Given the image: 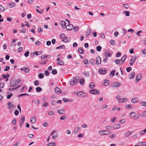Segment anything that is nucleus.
I'll use <instances>...</instances> for the list:
<instances>
[{"instance_id":"f257e3e1","label":"nucleus","mask_w":146,"mask_h":146,"mask_svg":"<svg viewBox=\"0 0 146 146\" xmlns=\"http://www.w3.org/2000/svg\"><path fill=\"white\" fill-rule=\"evenodd\" d=\"M79 78V77L78 76L76 78L73 77L72 80L70 81V85L71 86H73L76 84L78 82Z\"/></svg>"},{"instance_id":"f03ea898","label":"nucleus","mask_w":146,"mask_h":146,"mask_svg":"<svg viewBox=\"0 0 146 146\" xmlns=\"http://www.w3.org/2000/svg\"><path fill=\"white\" fill-rule=\"evenodd\" d=\"M21 82V80L20 79H18L16 80L15 82L13 81H11L10 83V86L11 87H13L17 85Z\"/></svg>"},{"instance_id":"7ed1b4c3","label":"nucleus","mask_w":146,"mask_h":146,"mask_svg":"<svg viewBox=\"0 0 146 146\" xmlns=\"http://www.w3.org/2000/svg\"><path fill=\"white\" fill-rule=\"evenodd\" d=\"M76 95L79 97H85L87 96V94L82 92H79L76 93Z\"/></svg>"},{"instance_id":"20e7f679","label":"nucleus","mask_w":146,"mask_h":146,"mask_svg":"<svg viewBox=\"0 0 146 146\" xmlns=\"http://www.w3.org/2000/svg\"><path fill=\"white\" fill-rule=\"evenodd\" d=\"M111 133V132L107 130H100L99 131V133L102 135H107Z\"/></svg>"},{"instance_id":"39448f33","label":"nucleus","mask_w":146,"mask_h":146,"mask_svg":"<svg viewBox=\"0 0 146 146\" xmlns=\"http://www.w3.org/2000/svg\"><path fill=\"white\" fill-rule=\"evenodd\" d=\"M121 85V83L118 82H115L113 83L111 85V87L115 88L120 86Z\"/></svg>"},{"instance_id":"423d86ee","label":"nucleus","mask_w":146,"mask_h":146,"mask_svg":"<svg viewBox=\"0 0 146 146\" xmlns=\"http://www.w3.org/2000/svg\"><path fill=\"white\" fill-rule=\"evenodd\" d=\"M90 92L92 94H99V92L97 89H92L90 90Z\"/></svg>"},{"instance_id":"0eeeda50","label":"nucleus","mask_w":146,"mask_h":146,"mask_svg":"<svg viewBox=\"0 0 146 146\" xmlns=\"http://www.w3.org/2000/svg\"><path fill=\"white\" fill-rule=\"evenodd\" d=\"M73 28V26L72 25L70 24H69L66 27V30L68 31L72 30Z\"/></svg>"},{"instance_id":"6e6552de","label":"nucleus","mask_w":146,"mask_h":146,"mask_svg":"<svg viewBox=\"0 0 146 146\" xmlns=\"http://www.w3.org/2000/svg\"><path fill=\"white\" fill-rule=\"evenodd\" d=\"M96 64L97 65L101 64V58L99 56H97L96 57Z\"/></svg>"},{"instance_id":"1a4fd4ad","label":"nucleus","mask_w":146,"mask_h":146,"mask_svg":"<svg viewBox=\"0 0 146 146\" xmlns=\"http://www.w3.org/2000/svg\"><path fill=\"white\" fill-rule=\"evenodd\" d=\"M55 92L58 94H59L62 92L60 88L58 87H56L54 89Z\"/></svg>"},{"instance_id":"9d476101","label":"nucleus","mask_w":146,"mask_h":146,"mask_svg":"<svg viewBox=\"0 0 146 146\" xmlns=\"http://www.w3.org/2000/svg\"><path fill=\"white\" fill-rule=\"evenodd\" d=\"M127 100V98H120L118 101V102L119 103L123 102L126 101Z\"/></svg>"},{"instance_id":"9b49d317","label":"nucleus","mask_w":146,"mask_h":146,"mask_svg":"<svg viewBox=\"0 0 146 146\" xmlns=\"http://www.w3.org/2000/svg\"><path fill=\"white\" fill-rule=\"evenodd\" d=\"M135 75V72H133L131 73L129 75V78L130 79H132L134 78Z\"/></svg>"},{"instance_id":"f8f14e48","label":"nucleus","mask_w":146,"mask_h":146,"mask_svg":"<svg viewBox=\"0 0 146 146\" xmlns=\"http://www.w3.org/2000/svg\"><path fill=\"white\" fill-rule=\"evenodd\" d=\"M71 40L70 38L68 37H65L64 39L62 40V41L65 42H69Z\"/></svg>"},{"instance_id":"ddd939ff","label":"nucleus","mask_w":146,"mask_h":146,"mask_svg":"<svg viewBox=\"0 0 146 146\" xmlns=\"http://www.w3.org/2000/svg\"><path fill=\"white\" fill-rule=\"evenodd\" d=\"M99 72L101 73V74H104L106 73V71L104 69H102L101 68L99 69Z\"/></svg>"},{"instance_id":"4468645a","label":"nucleus","mask_w":146,"mask_h":146,"mask_svg":"<svg viewBox=\"0 0 146 146\" xmlns=\"http://www.w3.org/2000/svg\"><path fill=\"white\" fill-rule=\"evenodd\" d=\"M133 132V131H128L125 133V136L126 137H128L129 135H131Z\"/></svg>"},{"instance_id":"2eb2a0df","label":"nucleus","mask_w":146,"mask_h":146,"mask_svg":"<svg viewBox=\"0 0 146 146\" xmlns=\"http://www.w3.org/2000/svg\"><path fill=\"white\" fill-rule=\"evenodd\" d=\"M15 5V3L13 2L10 3H9L8 6L10 8H12Z\"/></svg>"},{"instance_id":"dca6fc26","label":"nucleus","mask_w":146,"mask_h":146,"mask_svg":"<svg viewBox=\"0 0 146 146\" xmlns=\"http://www.w3.org/2000/svg\"><path fill=\"white\" fill-rule=\"evenodd\" d=\"M112 127L115 129H118L120 127V125L119 124H114L113 125Z\"/></svg>"},{"instance_id":"f3484780","label":"nucleus","mask_w":146,"mask_h":146,"mask_svg":"<svg viewBox=\"0 0 146 146\" xmlns=\"http://www.w3.org/2000/svg\"><path fill=\"white\" fill-rule=\"evenodd\" d=\"M21 70L22 71H24L26 73H27L29 72V68H21Z\"/></svg>"},{"instance_id":"a211bd4d","label":"nucleus","mask_w":146,"mask_h":146,"mask_svg":"<svg viewBox=\"0 0 146 146\" xmlns=\"http://www.w3.org/2000/svg\"><path fill=\"white\" fill-rule=\"evenodd\" d=\"M141 79V76L140 74H138L136 76V82H138Z\"/></svg>"},{"instance_id":"6ab92c4d","label":"nucleus","mask_w":146,"mask_h":146,"mask_svg":"<svg viewBox=\"0 0 146 146\" xmlns=\"http://www.w3.org/2000/svg\"><path fill=\"white\" fill-rule=\"evenodd\" d=\"M138 101V98H133L131 100V102L133 103H135Z\"/></svg>"},{"instance_id":"aec40b11","label":"nucleus","mask_w":146,"mask_h":146,"mask_svg":"<svg viewBox=\"0 0 146 146\" xmlns=\"http://www.w3.org/2000/svg\"><path fill=\"white\" fill-rule=\"evenodd\" d=\"M36 121V118L35 117H33L31 118L30 121L32 123H34Z\"/></svg>"},{"instance_id":"412c9836","label":"nucleus","mask_w":146,"mask_h":146,"mask_svg":"<svg viewBox=\"0 0 146 146\" xmlns=\"http://www.w3.org/2000/svg\"><path fill=\"white\" fill-rule=\"evenodd\" d=\"M65 47L64 45L62 44L60 46H58V47H57L56 48V49L57 50L58 49H65Z\"/></svg>"},{"instance_id":"4be33fe9","label":"nucleus","mask_w":146,"mask_h":146,"mask_svg":"<svg viewBox=\"0 0 146 146\" xmlns=\"http://www.w3.org/2000/svg\"><path fill=\"white\" fill-rule=\"evenodd\" d=\"M25 117L24 116H22L21 119V121H22V123L21 124L20 123V125L21 127L22 126V124L24 123L25 121Z\"/></svg>"},{"instance_id":"5701e85b","label":"nucleus","mask_w":146,"mask_h":146,"mask_svg":"<svg viewBox=\"0 0 146 146\" xmlns=\"http://www.w3.org/2000/svg\"><path fill=\"white\" fill-rule=\"evenodd\" d=\"M80 130V128L79 127H77L76 129L74 132V134L76 135L78 132Z\"/></svg>"},{"instance_id":"b1692460","label":"nucleus","mask_w":146,"mask_h":146,"mask_svg":"<svg viewBox=\"0 0 146 146\" xmlns=\"http://www.w3.org/2000/svg\"><path fill=\"white\" fill-rule=\"evenodd\" d=\"M49 56V55H42L40 57L41 60L42 61H44V59L45 60L46 58L47 57Z\"/></svg>"},{"instance_id":"393cba45","label":"nucleus","mask_w":146,"mask_h":146,"mask_svg":"<svg viewBox=\"0 0 146 146\" xmlns=\"http://www.w3.org/2000/svg\"><path fill=\"white\" fill-rule=\"evenodd\" d=\"M65 111V110L63 109H60L58 111V112L60 114H62L64 113V111Z\"/></svg>"},{"instance_id":"a878e982","label":"nucleus","mask_w":146,"mask_h":146,"mask_svg":"<svg viewBox=\"0 0 146 146\" xmlns=\"http://www.w3.org/2000/svg\"><path fill=\"white\" fill-rule=\"evenodd\" d=\"M139 145L140 146H146V143L144 141L140 142L139 143Z\"/></svg>"},{"instance_id":"bb28decb","label":"nucleus","mask_w":146,"mask_h":146,"mask_svg":"<svg viewBox=\"0 0 146 146\" xmlns=\"http://www.w3.org/2000/svg\"><path fill=\"white\" fill-rule=\"evenodd\" d=\"M36 90L37 92H40L42 91V89L41 88L39 87H38L36 88Z\"/></svg>"},{"instance_id":"cd10ccee","label":"nucleus","mask_w":146,"mask_h":146,"mask_svg":"<svg viewBox=\"0 0 146 146\" xmlns=\"http://www.w3.org/2000/svg\"><path fill=\"white\" fill-rule=\"evenodd\" d=\"M132 58L133 59H131L130 60V62H133V63H134L136 60L137 57L136 56H135L134 57H132Z\"/></svg>"},{"instance_id":"c85d7f7f","label":"nucleus","mask_w":146,"mask_h":146,"mask_svg":"<svg viewBox=\"0 0 146 146\" xmlns=\"http://www.w3.org/2000/svg\"><path fill=\"white\" fill-rule=\"evenodd\" d=\"M84 79L83 78H81L79 83L82 85H83L84 84Z\"/></svg>"},{"instance_id":"c756f323","label":"nucleus","mask_w":146,"mask_h":146,"mask_svg":"<svg viewBox=\"0 0 146 146\" xmlns=\"http://www.w3.org/2000/svg\"><path fill=\"white\" fill-rule=\"evenodd\" d=\"M109 81L108 80H105L104 81V85L105 86H108L109 85Z\"/></svg>"},{"instance_id":"7c9ffc66","label":"nucleus","mask_w":146,"mask_h":146,"mask_svg":"<svg viewBox=\"0 0 146 146\" xmlns=\"http://www.w3.org/2000/svg\"><path fill=\"white\" fill-rule=\"evenodd\" d=\"M91 30L90 28H89L88 30L86 32V36H88L90 33L91 32Z\"/></svg>"},{"instance_id":"2f4dec72","label":"nucleus","mask_w":146,"mask_h":146,"mask_svg":"<svg viewBox=\"0 0 146 146\" xmlns=\"http://www.w3.org/2000/svg\"><path fill=\"white\" fill-rule=\"evenodd\" d=\"M140 104L141 106L146 107V102H140Z\"/></svg>"},{"instance_id":"473e14b6","label":"nucleus","mask_w":146,"mask_h":146,"mask_svg":"<svg viewBox=\"0 0 146 146\" xmlns=\"http://www.w3.org/2000/svg\"><path fill=\"white\" fill-rule=\"evenodd\" d=\"M95 86V84L94 83H91L90 85V87L91 88L93 89Z\"/></svg>"},{"instance_id":"72a5a7b5","label":"nucleus","mask_w":146,"mask_h":146,"mask_svg":"<svg viewBox=\"0 0 146 146\" xmlns=\"http://www.w3.org/2000/svg\"><path fill=\"white\" fill-rule=\"evenodd\" d=\"M92 64H95V61L94 59H92L89 61Z\"/></svg>"},{"instance_id":"f704fd0d","label":"nucleus","mask_w":146,"mask_h":146,"mask_svg":"<svg viewBox=\"0 0 146 146\" xmlns=\"http://www.w3.org/2000/svg\"><path fill=\"white\" fill-rule=\"evenodd\" d=\"M12 104V103L10 102H9L7 103V108L8 109H9L10 110L11 108V105Z\"/></svg>"},{"instance_id":"c9c22d12","label":"nucleus","mask_w":146,"mask_h":146,"mask_svg":"<svg viewBox=\"0 0 146 146\" xmlns=\"http://www.w3.org/2000/svg\"><path fill=\"white\" fill-rule=\"evenodd\" d=\"M140 116V114L139 113H137L135 116L134 117V119L136 120Z\"/></svg>"},{"instance_id":"e433bc0d","label":"nucleus","mask_w":146,"mask_h":146,"mask_svg":"<svg viewBox=\"0 0 146 146\" xmlns=\"http://www.w3.org/2000/svg\"><path fill=\"white\" fill-rule=\"evenodd\" d=\"M34 85L36 86H38L39 85V82L38 80H36L34 82Z\"/></svg>"},{"instance_id":"4c0bfd02","label":"nucleus","mask_w":146,"mask_h":146,"mask_svg":"<svg viewBox=\"0 0 146 146\" xmlns=\"http://www.w3.org/2000/svg\"><path fill=\"white\" fill-rule=\"evenodd\" d=\"M115 70H112L111 72V73L110 74V75H111L112 76L111 77H112L113 76H114L115 75Z\"/></svg>"},{"instance_id":"58836bf2","label":"nucleus","mask_w":146,"mask_h":146,"mask_svg":"<svg viewBox=\"0 0 146 146\" xmlns=\"http://www.w3.org/2000/svg\"><path fill=\"white\" fill-rule=\"evenodd\" d=\"M66 37V35L64 33L61 34L60 35V38L62 39H64Z\"/></svg>"},{"instance_id":"ea45409f","label":"nucleus","mask_w":146,"mask_h":146,"mask_svg":"<svg viewBox=\"0 0 146 146\" xmlns=\"http://www.w3.org/2000/svg\"><path fill=\"white\" fill-rule=\"evenodd\" d=\"M5 8L2 6L0 5V12H3L5 11Z\"/></svg>"},{"instance_id":"a19ab883","label":"nucleus","mask_w":146,"mask_h":146,"mask_svg":"<svg viewBox=\"0 0 146 146\" xmlns=\"http://www.w3.org/2000/svg\"><path fill=\"white\" fill-rule=\"evenodd\" d=\"M135 113L134 112H131L129 114L130 117L132 118L135 116Z\"/></svg>"},{"instance_id":"79ce46f5","label":"nucleus","mask_w":146,"mask_h":146,"mask_svg":"<svg viewBox=\"0 0 146 146\" xmlns=\"http://www.w3.org/2000/svg\"><path fill=\"white\" fill-rule=\"evenodd\" d=\"M141 116L142 117H146V110L142 113L141 115Z\"/></svg>"},{"instance_id":"37998d69","label":"nucleus","mask_w":146,"mask_h":146,"mask_svg":"<svg viewBox=\"0 0 146 146\" xmlns=\"http://www.w3.org/2000/svg\"><path fill=\"white\" fill-rule=\"evenodd\" d=\"M101 49L102 47L100 46H97L96 48V49L98 52H100L101 51Z\"/></svg>"},{"instance_id":"c03bdc74","label":"nucleus","mask_w":146,"mask_h":146,"mask_svg":"<svg viewBox=\"0 0 146 146\" xmlns=\"http://www.w3.org/2000/svg\"><path fill=\"white\" fill-rule=\"evenodd\" d=\"M79 27L77 26H75L74 28V31L75 32L77 31Z\"/></svg>"},{"instance_id":"a18cd8bd","label":"nucleus","mask_w":146,"mask_h":146,"mask_svg":"<svg viewBox=\"0 0 146 146\" xmlns=\"http://www.w3.org/2000/svg\"><path fill=\"white\" fill-rule=\"evenodd\" d=\"M29 95L27 93H24V94H20L19 95V97H21L25 96H29Z\"/></svg>"},{"instance_id":"49530a36","label":"nucleus","mask_w":146,"mask_h":146,"mask_svg":"<svg viewBox=\"0 0 146 146\" xmlns=\"http://www.w3.org/2000/svg\"><path fill=\"white\" fill-rule=\"evenodd\" d=\"M89 74L88 72H87L85 71L84 73V75L86 77H88L89 76Z\"/></svg>"},{"instance_id":"de8ad7c7","label":"nucleus","mask_w":146,"mask_h":146,"mask_svg":"<svg viewBox=\"0 0 146 146\" xmlns=\"http://www.w3.org/2000/svg\"><path fill=\"white\" fill-rule=\"evenodd\" d=\"M115 62L116 64H119V65H120V60H119L118 59H116L115 60Z\"/></svg>"},{"instance_id":"09e8293b","label":"nucleus","mask_w":146,"mask_h":146,"mask_svg":"<svg viewBox=\"0 0 146 146\" xmlns=\"http://www.w3.org/2000/svg\"><path fill=\"white\" fill-rule=\"evenodd\" d=\"M78 51L79 53L82 54L83 53V49L81 48H80L78 49Z\"/></svg>"},{"instance_id":"8fccbe9b","label":"nucleus","mask_w":146,"mask_h":146,"mask_svg":"<svg viewBox=\"0 0 146 146\" xmlns=\"http://www.w3.org/2000/svg\"><path fill=\"white\" fill-rule=\"evenodd\" d=\"M66 24V23L64 21H62L61 22V25L62 26H65Z\"/></svg>"},{"instance_id":"3c124183","label":"nucleus","mask_w":146,"mask_h":146,"mask_svg":"<svg viewBox=\"0 0 146 146\" xmlns=\"http://www.w3.org/2000/svg\"><path fill=\"white\" fill-rule=\"evenodd\" d=\"M55 145V143H51L48 144L47 146H54Z\"/></svg>"},{"instance_id":"603ef678","label":"nucleus","mask_w":146,"mask_h":146,"mask_svg":"<svg viewBox=\"0 0 146 146\" xmlns=\"http://www.w3.org/2000/svg\"><path fill=\"white\" fill-rule=\"evenodd\" d=\"M51 72L52 74H56L57 73V72L56 70L54 69L52 70Z\"/></svg>"},{"instance_id":"864d4df0","label":"nucleus","mask_w":146,"mask_h":146,"mask_svg":"<svg viewBox=\"0 0 146 146\" xmlns=\"http://www.w3.org/2000/svg\"><path fill=\"white\" fill-rule=\"evenodd\" d=\"M109 137L110 138L112 139L113 138H115L116 137V135L115 134H112L109 135Z\"/></svg>"},{"instance_id":"5fc2aeb1","label":"nucleus","mask_w":146,"mask_h":146,"mask_svg":"<svg viewBox=\"0 0 146 146\" xmlns=\"http://www.w3.org/2000/svg\"><path fill=\"white\" fill-rule=\"evenodd\" d=\"M42 54V52L40 51H37L35 52V54L36 56H38Z\"/></svg>"},{"instance_id":"6e6d98bb","label":"nucleus","mask_w":146,"mask_h":146,"mask_svg":"<svg viewBox=\"0 0 146 146\" xmlns=\"http://www.w3.org/2000/svg\"><path fill=\"white\" fill-rule=\"evenodd\" d=\"M44 73L45 75L46 76H48L50 74V72H48L47 70H46L45 71Z\"/></svg>"},{"instance_id":"4d7b16f0","label":"nucleus","mask_w":146,"mask_h":146,"mask_svg":"<svg viewBox=\"0 0 146 146\" xmlns=\"http://www.w3.org/2000/svg\"><path fill=\"white\" fill-rule=\"evenodd\" d=\"M10 69V67L9 66H7L6 68L4 69L5 71H6L9 70Z\"/></svg>"},{"instance_id":"13d9d810","label":"nucleus","mask_w":146,"mask_h":146,"mask_svg":"<svg viewBox=\"0 0 146 146\" xmlns=\"http://www.w3.org/2000/svg\"><path fill=\"white\" fill-rule=\"evenodd\" d=\"M16 122V119H13L12 122V125H15V124Z\"/></svg>"},{"instance_id":"bf43d9fd","label":"nucleus","mask_w":146,"mask_h":146,"mask_svg":"<svg viewBox=\"0 0 146 146\" xmlns=\"http://www.w3.org/2000/svg\"><path fill=\"white\" fill-rule=\"evenodd\" d=\"M108 107V106L106 105H104L101 106L102 109H103L105 108H106Z\"/></svg>"},{"instance_id":"052dcab7","label":"nucleus","mask_w":146,"mask_h":146,"mask_svg":"<svg viewBox=\"0 0 146 146\" xmlns=\"http://www.w3.org/2000/svg\"><path fill=\"white\" fill-rule=\"evenodd\" d=\"M48 104L47 102H45L44 104L42 105V107H44L47 106H48Z\"/></svg>"},{"instance_id":"680f3d73","label":"nucleus","mask_w":146,"mask_h":146,"mask_svg":"<svg viewBox=\"0 0 146 146\" xmlns=\"http://www.w3.org/2000/svg\"><path fill=\"white\" fill-rule=\"evenodd\" d=\"M23 50V48L22 47H21L19 48L18 49V51L19 52H21Z\"/></svg>"},{"instance_id":"e2e57ef3","label":"nucleus","mask_w":146,"mask_h":146,"mask_svg":"<svg viewBox=\"0 0 146 146\" xmlns=\"http://www.w3.org/2000/svg\"><path fill=\"white\" fill-rule=\"evenodd\" d=\"M43 31V30L40 28L38 27V32L39 33H42Z\"/></svg>"},{"instance_id":"0e129e2a","label":"nucleus","mask_w":146,"mask_h":146,"mask_svg":"<svg viewBox=\"0 0 146 146\" xmlns=\"http://www.w3.org/2000/svg\"><path fill=\"white\" fill-rule=\"evenodd\" d=\"M38 77L40 79H42L43 78L44 76V75L43 74H42V73H40L39 74Z\"/></svg>"},{"instance_id":"69168bd1","label":"nucleus","mask_w":146,"mask_h":146,"mask_svg":"<svg viewBox=\"0 0 146 146\" xmlns=\"http://www.w3.org/2000/svg\"><path fill=\"white\" fill-rule=\"evenodd\" d=\"M132 69V68L131 67H128L126 68V71L128 72H129Z\"/></svg>"},{"instance_id":"338daca9","label":"nucleus","mask_w":146,"mask_h":146,"mask_svg":"<svg viewBox=\"0 0 146 146\" xmlns=\"http://www.w3.org/2000/svg\"><path fill=\"white\" fill-rule=\"evenodd\" d=\"M40 44H41V43L38 40H37L35 43V44L36 46L39 45Z\"/></svg>"},{"instance_id":"774afa93","label":"nucleus","mask_w":146,"mask_h":146,"mask_svg":"<svg viewBox=\"0 0 146 146\" xmlns=\"http://www.w3.org/2000/svg\"><path fill=\"white\" fill-rule=\"evenodd\" d=\"M141 52L144 55L146 54V49H144Z\"/></svg>"}]
</instances>
